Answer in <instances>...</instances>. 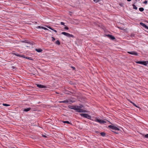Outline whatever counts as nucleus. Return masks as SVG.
I'll return each mask as SVG.
<instances>
[{"mask_svg":"<svg viewBox=\"0 0 148 148\" xmlns=\"http://www.w3.org/2000/svg\"><path fill=\"white\" fill-rule=\"evenodd\" d=\"M44 30H49V29H48L47 28H45V27H44Z\"/></svg>","mask_w":148,"mask_h":148,"instance_id":"58836bf2","label":"nucleus"},{"mask_svg":"<svg viewBox=\"0 0 148 148\" xmlns=\"http://www.w3.org/2000/svg\"><path fill=\"white\" fill-rule=\"evenodd\" d=\"M51 29L52 30H53H53H54V29L51 27Z\"/></svg>","mask_w":148,"mask_h":148,"instance_id":"a18cd8bd","label":"nucleus"},{"mask_svg":"<svg viewBox=\"0 0 148 148\" xmlns=\"http://www.w3.org/2000/svg\"><path fill=\"white\" fill-rule=\"evenodd\" d=\"M14 54L16 56H18L19 57H20L21 55L18 53H14Z\"/></svg>","mask_w":148,"mask_h":148,"instance_id":"393cba45","label":"nucleus"},{"mask_svg":"<svg viewBox=\"0 0 148 148\" xmlns=\"http://www.w3.org/2000/svg\"><path fill=\"white\" fill-rule=\"evenodd\" d=\"M132 6L133 7V8L135 10L137 9V7L136 6V5L134 4H133L132 5Z\"/></svg>","mask_w":148,"mask_h":148,"instance_id":"412c9836","label":"nucleus"},{"mask_svg":"<svg viewBox=\"0 0 148 148\" xmlns=\"http://www.w3.org/2000/svg\"><path fill=\"white\" fill-rule=\"evenodd\" d=\"M93 121L99 122L101 124L106 123V122L105 121H104L103 120L99 119L97 118H95V119Z\"/></svg>","mask_w":148,"mask_h":148,"instance_id":"20e7f679","label":"nucleus"},{"mask_svg":"<svg viewBox=\"0 0 148 148\" xmlns=\"http://www.w3.org/2000/svg\"><path fill=\"white\" fill-rule=\"evenodd\" d=\"M101 0H94V1L96 3H97L98 2L100 1Z\"/></svg>","mask_w":148,"mask_h":148,"instance_id":"cd10ccee","label":"nucleus"},{"mask_svg":"<svg viewBox=\"0 0 148 148\" xmlns=\"http://www.w3.org/2000/svg\"><path fill=\"white\" fill-rule=\"evenodd\" d=\"M147 0H145L143 2V3L144 4H147Z\"/></svg>","mask_w":148,"mask_h":148,"instance_id":"72a5a7b5","label":"nucleus"},{"mask_svg":"<svg viewBox=\"0 0 148 148\" xmlns=\"http://www.w3.org/2000/svg\"><path fill=\"white\" fill-rule=\"evenodd\" d=\"M143 136L145 138L148 139V134H143Z\"/></svg>","mask_w":148,"mask_h":148,"instance_id":"f3484780","label":"nucleus"},{"mask_svg":"<svg viewBox=\"0 0 148 148\" xmlns=\"http://www.w3.org/2000/svg\"><path fill=\"white\" fill-rule=\"evenodd\" d=\"M139 10L140 12H143L144 10V9L143 8H140L139 9Z\"/></svg>","mask_w":148,"mask_h":148,"instance_id":"aec40b11","label":"nucleus"},{"mask_svg":"<svg viewBox=\"0 0 148 148\" xmlns=\"http://www.w3.org/2000/svg\"><path fill=\"white\" fill-rule=\"evenodd\" d=\"M60 24L61 25H64V26H66V25H64V23L63 22H61Z\"/></svg>","mask_w":148,"mask_h":148,"instance_id":"c85d7f7f","label":"nucleus"},{"mask_svg":"<svg viewBox=\"0 0 148 148\" xmlns=\"http://www.w3.org/2000/svg\"><path fill=\"white\" fill-rule=\"evenodd\" d=\"M69 102V101L67 100H65L63 101H60V103H68Z\"/></svg>","mask_w":148,"mask_h":148,"instance_id":"2eb2a0df","label":"nucleus"},{"mask_svg":"<svg viewBox=\"0 0 148 148\" xmlns=\"http://www.w3.org/2000/svg\"><path fill=\"white\" fill-rule=\"evenodd\" d=\"M136 63L137 64H143L145 66H146V61H136Z\"/></svg>","mask_w":148,"mask_h":148,"instance_id":"39448f33","label":"nucleus"},{"mask_svg":"<svg viewBox=\"0 0 148 148\" xmlns=\"http://www.w3.org/2000/svg\"><path fill=\"white\" fill-rule=\"evenodd\" d=\"M53 31H54V32H57V31L56 30H55L54 29V30H53Z\"/></svg>","mask_w":148,"mask_h":148,"instance_id":"79ce46f5","label":"nucleus"},{"mask_svg":"<svg viewBox=\"0 0 148 148\" xmlns=\"http://www.w3.org/2000/svg\"><path fill=\"white\" fill-rule=\"evenodd\" d=\"M37 28H40L41 29V26H38V27H36Z\"/></svg>","mask_w":148,"mask_h":148,"instance_id":"4c0bfd02","label":"nucleus"},{"mask_svg":"<svg viewBox=\"0 0 148 148\" xmlns=\"http://www.w3.org/2000/svg\"><path fill=\"white\" fill-rule=\"evenodd\" d=\"M110 123H111V124L113 125V124L112 123H111L110 122H109Z\"/></svg>","mask_w":148,"mask_h":148,"instance_id":"de8ad7c7","label":"nucleus"},{"mask_svg":"<svg viewBox=\"0 0 148 148\" xmlns=\"http://www.w3.org/2000/svg\"><path fill=\"white\" fill-rule=\"evenodd\" d=\"M3 106H10V105H9V104H6V103H3Z\"/></svg>","mask_w":148,"mask_h":148,"instance_id":"5701e85b","label":"nucleus"},{"mask_svg":"<svg viewBox=\"0 0 148 148\" xmlns=\"http://www.w3.org/2000/svg\"><path fill=\"white\" fill-rule=\"evenodd\" d=\"M36 85L37 86V87H38L39 88H47L46 86L42 84H36Z\"/></svg>","mask_w":148,"mask_h":148,"instance_id":"0eeeda50","label":"nucleus"},{"mask_svg":"<svg viewBox=\"0 0 148 148\" xmlns=\"http://www.w3.org/2000/svg\"><path fill=\"white\" fill-rule=\"evenodd\" d=\"M42 136L43 137H45V138H46L47 137V136L45 135H42Z\"/></svg>","mask_w":148,"mask_h":148,"instance_id":"a19ab883","label":"nucleus"},{"mask_svg":"<svg viewBox=\"0 0 148 148\" xmlns=\"http://www.w3.org/2000/svg\"><path fill=\"white\" fill-rule=\"evenodd\" d=\"M62 122L63 123H67L68 124L72 125V124L71 123H70V122H69V121H63Z\"/></svg>","mask_w":148,"mask_h":148,"instance_id":"4468645a","label":"nucleus"},{"mask_svg":"<svg viewBox=\"0 0 148 148\" xmlns=\"http://www.w3.org/2000/svg\"><path fill=\"white\" fill-rule=\"evenodd\" d=\"M46 27L50 29H51V27H50L49 25H46Z\"/></svg>","mask_w":148,"mask_h":148,"instance_id":"7c9ffc66","label":"nucleus"},{"mask_svg":"<svg viewBox=\"0 0 148 148\" xmlns=\"http://www.w3.org/2000/svg\"><path fill=\"white\" fill-rule=\"evenodd\" d=\"M51 38H52V41H54L55 40V38L54 37H51Z\"/></svg>","mask_w":148,"mask_h":148,"instance_id":"2f4dec72","label":"nucleus"},{"mask_svg":"<svg viewBox=\"0 0 148 148\" xmlns=\"http://www.w3.org/2000/svg\"><path fill=\"white\" fill-rule=\"evenodd\" d=\"M80 115L82 116L84 118H87L88 119H90L92 121H93L94 120L92 119L91 118V116L90 115H89L88 114H86V113H82L80 114Z\"/></svg>","mask_w":148,"mask_h":148,"instance_id":"f257e3e1","label":"nucleus"},{"mask_svg":"<svg viewBox=\"0 0 148 148\" xmlns=\"http://www.w3.org/2000/svg\"><path fill=\"white\" fill-rule=\"evenodd\" d=\"M28 40H25L23 41H22L21 42H25L26 43H28V42L27 41Z\"/></svg>","mask_w":148,"mask_h":148,"instance_id":"b1692460","label":"nucleus"},{"mask_svg":"<svg viewBox=\"0 0 148 148\" xmlns=\"http://www.w3.org/2000/svg\"><path fill=\"white\" fill-rule=\"evenodd\" d=\"M68 107L69 108L75 110H76V108H77V106H71L69 105Z\"/></svg>","mask_w":148,"mask_h":148,"instance_id":"1a4fd4ad","label":"nucleus"},{"mask_svg":"<svg viewBox=\"0 0 148 148\" xmlns=\"http://www.w3.org/2000/svg\"><path fill=\"white\" fill-rule=\"evenodd\" d=\"M82 107H83V106L82 105H81L80 106H77V108H79L81 109Z\"/></svg>","mask_w":148,"mask_h":148,"instance_id":"a878e982","label":"nucleus"},{"mask_svg":"<svg viewBox=\"0 0 148 148\" xmlns=\"http://www.w3.org/2000/svg\"><path fill=\"white\" fill-rule=\"evenodd\" d=\"M146 61V66H147V64H148V61Z\"/></svg>","mask_w":148,"mask_h":148,"instance_id":"37998d69","label":"nucleus"},{"mask_svg":"<svg viewBox=\"0 0 148 148\" xmlns=\"http://www.w3.org/2000/svg\"><path fill=\"white\" fill-rule=\"evenodd\" d=\"M20 57H22V58H26V57L25 56H24V55H20Z\"/></svg>","mask_w":148,"mask_h":148,"instance_id":"bb28decb","label":"nucleus"},{"mask_svg":"<svg viewBox=\"0 0 148 148\" xmlns=\"http://www.w3.org/2000/svg\"><path fill=\"white\" fill-rule=\"evenodd\" d=\"M12 68L13 69H16V67L14 66H12Z\"/></svg>","mask_w":148,"mask_h":148,"instance_id":"c9c22d12","label":"nucleus"},{"mask_svg":"<svg viewBox=\"0 0 148 148\" xmlns=\"http://www.w3.org/2000/svg\"><path fill=\"white\" fill-rule=\"evenodd\" d=\"M100 134L101 135V136H105L106 135V133L105 132H101L100 133Z\"/></svg>","mask_w":148,"mask_h":148,"instance_id":"dca6fc26","label":"nucleus"},{"mask_svg":"<svg viewBox=\"0 0 148 148\" xmlns=\"http://www.w3.org/2000/svg\"><path fill=\"white\" fill-rule=\"evenodd\" d=\"M127 53L131 55H134L136 56L138 55V53L135 51H128Z\"/></svg>","mask_w":148,"mask_h":148,"instance_id":"423d86ee","label":"nucleus"},{"mask_svg":"<svg viewBox=\"0 0 148 148\" xmlns=\"http://www.w3.org/2000/svg\"><path fill=\"white\" fill-rule=\"evenodd\" d=\"M131 37H135V34H132L131 35Z\"/></svg>","mask_w":148,"mask_h":148,"instance_id":"f704fd0d","label":"nucleus"},{"mask_svg":"<svg viewBox=\"0 0 148 148\" xmlns=\"http://www.w3.org/2000/svg\"><path fill=\"white\" fill-rule=\"evenodd\" d=\"M87 111L86 110L82 109V112H87Z\"/></svg>","mask_w":148,"mask_h":148,"instance_id":"473e14b6","label":"nucleus"},{"mask_svg":"<svg viewBox=\"0 0 148 148\" xmlns=\"http://www.w3.org/2000/svg\"><path fill=\"white\" fill-rule=\"evenodd\" d=\"M44 27H41V29H44Z\"/></svg>","mask_w":148,"mask_h":148,"instance_id":"c03bdc74","label":"nucleus"},{"mask_svg":"<svg viewBox=\"0 0 148 148\" xmlns=\"http://www.w3.org/2000/svg\"><path fill=\"white\" fill-rule=\"evenodd\" d=\"M108 128H110L113 130L119 131L120 129L117 127L113 125H109L108 126Z\"/></svg>","mask_w":148,"mask_h":148,"instance_id":"7ed1b4c3","label":"nucleus"},{"mask_svg":"<svg viewBox=\"0 0 148 148\" xmlns=\"http://www.w3.org/2000/svg\"><path fill=\"white\" fill-rule=\"evenodd\" d=\"M127 1H131V0H127Z\"/></svg>","mask_w":148,"mask_h":148,"instance_id":"49530a36","label":"nucleus"},{"mask_svg":"<svg viewBox=\"0 0 148 148\" xmlns=\"http://www.w3.org/2000/svg\"><path fill=\"white\" fill-rule=\"evenodd\" d=\"M114 133H115V134H118L119 133L117 132H115V131H112Z\"/></svg>","mask_w":148,"mask_h":148,"instance_id":"e433bc0d","label":"nucleus"},{"mask_svg":"<svg viewBox=\"0 0 148 148\" xmlns=\"http://www.w3.org/2000/svg\"><path fill=\"white\" fill-rule=\"evenodd\" d=\"M61 34H63L67 37H69V38H74V36L72 34H70L69 33L64 32H62L61 33Z\"/></svg>","mask_w":148,"mask_h":148,"instance_id":"f03ea898","label":"nucleus"},{"mask_svg":"<svg viewBox=\"0 0 148 148\" xmlns=\"http://www.w3.org/2000/svg\"><path fill=\"white\" fill-rule=\"evenodd\" d=\"M25 58L29 60H33V59L31 57H26Z\"/></svg>","mask_w":148,"mask_h":148,"instance_id":"a211bd4d","label":"nucleus"},{"mask_svg":"<svg viewBox=\"0 0 148 148\" xmlns=\"http://www.w3.org/2000/svg\"><path fill=\"white\" fill-rule=\"evenodd\" d=\"M56 44L58 45H60V42L59 40H57L56 42Z\"/></svg>","mask_w":148,"mask_h":148,"instance_id":"6ab92c4d","label":"nucleus"},{"mask_svg":"<svg viewBox=\"0 0 148 148\" xmlns=\"http://www.w3.org/2000/svg\"><path fill=\"white\" fill-rule=\"evenodd\" d=\"M130 102L132 103L136 107L138 108H140L139 107H138L132 101H131Z\"/></svg>","mask_w":148,"mask_h":148,"instance_id":"4be33fe9","label":"nucleus"},{"mask_svg":"<svg viewBox=\"0 0 148 148\" xmlns=\"http://www.w3.org/2000/svg\"><path fill=\"white\" fill-rule=\"evenodd\" d=\"M140 24L145 28L148 29V27L144 23L140 22Z\"/></svg>","mask_w":148,"mask_h":148,"instance_id":"9d476101","label":"nucleus"},{"mask_svg":"<svg viewBox=\"0 0 148 148\" xmlns=\"http://www.w3.org/2000/svg\"><path fill=\"white\" fill-rule=\"evenodd\" d=\"M64 29L66 30H68L69 29V28L67 26H65L64 27Z\"/></svg>","mask_w":148,"mask_h":148,"instance_id":"c756f323","label":"nucleus"},{"mask_svg":"<svg viewBox=\"0 0 148 148\" xmlns=\"http://www.w3.org/2000/svg\"><path fill=\"white\" fill-rule=\"evenodd\" d=\"M35 50L38 52H40L42 51V50L41 49H36Z\"/></svg>","mask_w":148,"mask_h":148,"instance_id":"ddd939ff","label":"nucleus"},{"mask_svg":"<svg viewBox=\"0 0 148 148\" xmlns=\"http://www.w3.org/2000/svg\"><path fill=\"white\" fill-rule=\"evenodd\" d=\"M106 36L112 40H113L115 39V37L111 35L108 34L106 35Z\"/></svg>","mask_w":148,"mask_h":148,"instance_id":"6e6552de","label":"nucleus"},{"mask_svg":"<svg viewBox=\"0 0 148 148\" xmlns=\"http://www.w3.org/2000/svg\"><path fill=\"white\" fill-rule=\"evenodd\" d=\"M31 109V108H25L23 110V111L25 112H28Z\"/></svg>","mask_w":148,"mask_h":148,"instance_id":"f8f14e48","label":"nucleus"},{"mask_svg":"<svg viewBox=\"0 0 148 148\" xmlns=\"http://www.w3.org/2000/svg\"><path fill=\"white\" fill-rule=\"evenodd\" d=\"M71 67L73 69V70H75V68L74 67L72 66H71Z\"/></svg>","mask_w":148,"mask_h":148,"instance_id":"ea45409f","label":"nucleus"},{"mask_svg":"<svg viewBox=\"0 0 148 148\" xmlns=\"http://www.w3.org/2000/svg\"><path fill=\"white\" fill-rule=\"evenodd\" d=\"M75 110H76V112H82V109L78 108H77Z\"/></svg>","mask_w":148,"mask_h":148,"instance_id":"9b49d317","label":"nucleus"}]
</instances>
